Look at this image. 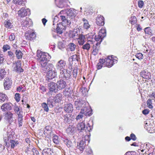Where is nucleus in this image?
<instances>
[{
	"mask_svg": "<svg viewBox=\"0 0 155 155\" xmlns=\"http://www.w3.org/2000/svg\"><path fill=\"white\" fill-rule=\"evenodd\" d=\"M59 21V17L58 16V14L55 16L54 20L53 21V25L55 24V23H57Z\"/></svg>",
	"mask_w": 155,
	"mask_h": 155,
	"instance_id": "58",
	"label": "nucleus"
},
{
	"mask_svg": "<svg viewBox=\"0 0 155 155\" xmlns=\"http://www.w3.org/2000/svg\"><path fill=\"white\" fill-rule=\"evenodd\" d=\"M13 3L17 5H22L24 2V0H13Z\"/></svg>",
	"mask_w": 155,
	"mask_h": 155,
	"instance_id": "50",
	"label": "nucleus"
},
{
	"mask_svg": "<svg viewBox=\"0 0 155 155\" xmlns=\"http://www.w3.org/2000/svg\"><path fill=\"white\" fill-rule=\"evenodd\" d=\"M56 83L54 82H51L48 84V88L51 92H57L58 91L57 87L56 86Z\"/></svg>",
	"mask_w": 155,
	"mask_h": 155,
	"instance_id": "17",
	"label": "nucleus"
},
{
	"mask_svg": "<svg viewBox=\"0 0 155 155\" xmlns=\"http://www.w3.org/2000/svg\"><path fill=\"white\" fill-rule=\"evenodd\" d=\"M12 104L10 103H6L4 104L1 107V109L3 111L10 110L12 109Z\"/></svg>",
	"mask_w": 155,
	"mask_h": 155,
	"instance_id": "23",
	"label": "nucleus"
},
{
	"mask_svg": "<svg viewBox=\"0 0 155 155\" xmlns=\"http://www.w3.org/2000/svg\"><path fill=\"white\" fill-rule=\"evenodd\" d=\"M136 57L138 59L141 60L143 58V54L141 53H137L136 55Z\"/></svg>",
	"mask_w": 155,
	"mask_h": 155,
	"instance_id": "55",
	"label": "nucleus"
},
{
	"mask_svg": "<svg viewBox=\"0 0 155 155\" xmlns=\"http://www.w3.org/2000/svg\"><path fill=\"white\" fill-rule=\"evenodd\" d=\"M15 36L14 33H12L9 36V39L11 41H13L15 40Z\"/></svg>",
	"mask_w": 155,
	"mask_h": 155,
	"instance_id": "61",
	"label": "nucleus"
},
{
	"mask_svg": "<svg viewBox=\"0 0 155 155\" xmlns=\"http://www.w3.org/2000/svg\"><path fill=\"white\" fill-rule=\"evenodd\" d=\"M94 39L97 41H100V42H101L102 41V40L104 38H103L102 36L101 35H100L99 34L97 36L95 35L94 36Z\"/></svg>",
	"mask_w": 155,
	"mask_h": 155,
	"instance_id": "51",
	"label": "nucleus"
},
{
	"mask_svg": "<svg viewBox=\"0 0 155 155\" xmlns=\"http://www.w3.org/2000/svg\"><path fill=\"white\" fill-rule=\"evenodd\" d=\"M45 69H42L44 73L47 72L46 75V80H51L57 76V71L54 68V66L52 64H49Z\"/></svg>",
	"mask_w": 155,
	"mask_h": 155,
	"instance_id": "4",
	"label": "nucleus"
},
{
	"mask_svg": "<svg viewBox=\"0 0 155 155\" xmlns=\"http://www.w3.org/2000/svg\"><path fill=\"white\" fill-rule=\"evenodd\" d=\"M81 113L85 116H90L92 114V110L89 107H86L85 106L81 108Z\"/></svg>",
	"mask_w": 155,
	"mask_h": 155,
	"instance_id": "12",
	"label": "nucleus"
},
{
	"mask_svg": "<svg viewBox=\"0 0 155 155\" xmlns=\"http://www.w3.org/2000/svg\"><path fill=\"white\" fill-rule=\"evenodd\" d=\"M85 123L83 122H81L78 124L77 125V128L78 130H80V132H82L83 130H84L85 128Z\"/></svg>",
	"mask_w": 155,
	"mask_h": 155,
	"instance_id": "32",
	"label": "nucleus"
},
{
	"mask_svg": "<svg viewBox=\"0 0 155 155\" xmlns=\"http://www.w3.org/2000/svg\"><path fill=\"white\" fill-rule=\"evenodd\" d=\"M16 56L18 59H21L22 57L23 53L20 50H16L15 52Z\"/></svg>",
	"mask_w": 155,
	"mask_h": 155,
	"instance_id": "41",
	"label": "nucleus"
},
{
	"mask_svg": "<svg viewBox=\"0 0 155 155\" xmlns=\"http://www.w3.org/2000/svg\"><path fill=\"white\" fill-rule=\"evenodd\" d=\"M75 128L72 126L70 125L66 130L68 134H71L74 133Z\"/></svg>",
	"mask_w": 155,
	"mask_h": 155,
	"instance_id": "33",
	"label": "nucleus"
},
{
	"mask_svg": "<svg viewBox=\"0 0 155 155\" xmlns=\"http://www.w3.org/2000/svg\"><path fill=\"white\" fill-rule=\"evenodd\" d=\"M7 133V134L4 136L3 140L4 142L5 143V146L8 147L9 146V144L8 145L7 142L9 141L10 139H13V137L15 134V132L13 130L10 128L8 129Z\"/></svg>",
	"mask_w": 155,
	"mask_h": 155,
	"instance_id": "5",
	"label": "nucleus"
},
{
	"mask_svg": "<svg viewBox=\"0 0 155 155\" xmlns=\"http://www.w3.org/2000/svg\"><path fill=\"white\" fill-rule=\"evenodd\" d=\"M146 154H149V155H155V149L152 148H150L147 151H146Z\"/></svg>",
	"mask_w": 155,
	"mask_h": 155,
	"instance_id": "45",
	"label": "nucleus"
},
{
	"mask_svg": "<svg viewBox=\"0 0 155 155\" xmlns=\"http://www.w3.org/2000/svg\"><path fill=\"white\" fill-rule=\"evenodd\" d=\"M8 100V97L4 94L0 92V102H3Z\"/></svg>",
	"mask_w": 155,
	"mask_h": 155,
	"instance_id": "34",
	"label": "nucleus"
},
{
	"mask_svg": "<svg viewBox=\"0 0 155 155\" xmlns=\"http://www.w3.org/2000/svg\"><path fill=\"white\" fill-rule=\"evenodd\" d=\"M81 35L80 30L78 29H76L73 32L72 36L73 38L75 39L78 38L80 35Z\"/></svg>",
	"mask_w": 155,
	"mask_h": 155,
	"instance_id": "27",
	"label": "nucleus"
},
{
	"mask_svg": "<svg viewBox=\"0 0 155 155\" xmlns=\"http://www.w3.org/2000/svg\"><path fill=\"white\" fill-rule=\"evenodd\" d=\"M117 62V60L114 58L113 55L108 56L104 59H100L99 62L97 65V69H100L103 67H111Z\"/></svg>",
	"mask_w": 155,
	"mask_h": 155,
	"instance_id": "3",
	"label": "nucleus"
},
{
	"mask_svg": "<svg viewBox=\"0 0 155 155\" xmlns=\"http://www.w3.org/2000/svg\"><path fill=\"white\" fill-rule=\"evenodd\" d=\"M8 58L11 60H12V61H13L15 57L14 54L11 51H8Z\"/></svg>",
	"mask_w": 155,
	"mask_h": 155,
	"instance_id": "40",
	"label": "nucleus"
},
{
	"mask_svg": "<svg viewBox=\"0 0 155 155\" xmlns=\"http://www.w3.org/2000/svg\"><path fill=\"white\" fill-rule=\"evenodd\" d=\"M137 21V19L135 16H132L130 19V22L132 25L135 24Z\"/></svg>",
	"mask_w": 155,
	"mask_h": 155,
	"instance_id": "49",
	"label": "nucleus"
},
{
	"mask_svg": "<svg viewBox=\"0 0 155 155\" xmlns=\"http://www.w3.org/2000/svg\"><path fill=\"white\" fill-rule=\"evenodd\" d=\"M25 35L26 39L31 41L34 40L36 37L35 32L32 30L27 31Z\"/></svg>",
	"mask_w": 155,
	"mask_h": 155,
	"instance_id": "8",
	"label": "nucleus"
},
{
	"mask_svg": "<svg viewBox=\"0 0 155 155\" xmlns=\"http://www.w3.org/2000/svg\"><path fill=\"white\" fill-rule=\"evenodd\" d=\"M80 91L82 93V94L84 96H86L87 93V89L85 87H82L80 89Z\"/></svg>",
	"mask_w": 155,
	"mask_h": 155,
	"instance_id": "48",
	"label": "nucleus"
},
{
	"mask_svg": "<svg viewBox=\"0 0 155 155\" xmlns=\"http://www.w3.org/2000/svg\"><path fill=\"white\" fill-rule=\"evenodd\" d=\"M5 81L4 83V87L5 89L8 90L10 88L12 84V81L10 79L6 78L5 80Z\"/></svg>",
	"mask_w": 155,
	"mask_h": 155,
	"instance_id": "22",
	"label": "nucleus"
},
{
	"mask_svg": "<svg viewBox=\"0 0 155 155\" xmlns=\"http://www.w3.org/2000/svg\"><path fill=\"white\" fill-rule=\"evenodd\" d=\"M68 0H55V3L57 7L62 8L66 5Z\"/></svg>",
	"mask_w": 155,
	"mask_h": 155,
	"instance_id": "19",
	"label": "nucleus"
},
{
	"mask_svg": "<svg viewBox=\"0 0 155 155\" xmlns=\"http://www.w3.org/2000/svg\"><path fill=\"white\" fill-rule=\"evenodd\" d=\"M72 92L73 91L70 90L69 89H65L63 91V94L65 96L69 97L71 95Z\"/></svg>",
	"mask_w": 155,
	"mask_h": 155,
	"instance_id": "39",
	"label": "nucleus"
},
{
	"mask_svg": "<svg viewBox=\"0 0 155 155\" xmlns=\"http://www.w3.org/2000/svg\"><path fill=\"white\" fill-rule=\"evenodd\" d=\"M83 116V114L80 112L79 114L77 116L75 119L77 120H78L82 118Z\"/></svg>",
	"mask_w": 155,
	"mask_h": 155,
	"instance_id": "64",
	"label": "nucleus"
},
{
	"mask_svg": "<svg viewBox=\"0 0 155 155\" xmlns=\"http://www.w3.org/2000/svg\"><path fill=\"white\" fill-rule=\"evenodd\" d=\"M42 107L44 108V110L48 112L49 110V108L47 104L45 103H43L41 104Z\"/></svg>",
	"mask_w": 155,
	"mask_h": 155,
	"instance_id": "52",
	"label": "nucleus"
},
{
	"mask_svg": "<svg viewBox=\"0 0 155 155\" xmlns=\"http://www.w3.org/2000/svg\"><path fill=\"white\" fill-rule=\"evenodd\" d=\"M21 24L22 29L24 30H26L32 25V23L31 19L28 18H26L25 20L21 22Z\"/></svg>",
	"mask_w": 155,
	"mask_h": 155,
	"instance_id": "7",
	"label": "nucleus"
},
{
	"mask_svg": "<svg viewBox=\"0 0 155 155\" xmlns=\"http://www.w3.org/2000/svg\"><path fill=\"white\" fill-rule=\"evenodd\" d=\"M85 102L82 99H77L74 102V106L78 110H79L85 106Z\"/></svg>",
	"mask_w": 155,
	"mask_h": 155,
	"instance_id": "11",
	"label": "nucleus"
},
{
	"mask_svg": "<svg viewBox=\"0 0 155 155\" xmlns=\"http://www.w3.org/2000/svg\"><path fill=\"white\" fill-rule=\"evenodd\" d=\"M14 110L15 113L17 114L18 115L19 112H21L20 111H19V108L17 106H15L14 108Z\"/></svg>",
	"mask_w": 155,
	"mask_h": 155,
	"instance_id": "62",
	"label": "nucleus"
},
{
	"mask_svg": "<svg viewBox=\"0 0 155 155\" xmlns=\"http://www.w3.org/2000/svg\"><path fill=\"white\" fill-rule=\"evenodd\" d=\"M71 76L70 71L66 69H64L60 71V77L61 78H65L68 80Z\"/></svg>",
	"mask_w": 155,
	"mask_h": 155,
	"instance_id": "10",
	"label": "nucleus"
},
{
	"mask_svg": "<svg viewBox=\"0 0 155 155\" xmlns=\"http://www.w3.org/2000/svg\"><path fill=\"white\" fill-rule=\"evenodd\" d=\"M86 145V143L83 141V140H82L79 143H78L77 148L80 151H83Z\"/></svg>",
	"mask_w": 155,
	"mask_h": 155,
	"instance_id": "26",
	"label": "nucleus"
},
{
	"mask_svg": "<svg viewBox=\"0 0 155 155\" xmlns=\"http://www.w3.org/2000/svg\"><path fill=\"white\" fill-rule=\"evenodd\" d=\"M64 109L65 111L67 113H71L73 110V106L71 104H68L65 106Z\"/></svg>",
	"mask_w": 155,
	"mask_h": 155,
	"instance_id": "25",
	"label": "nucleus"
},
{
	"mask_svg": "<svg viewBox=\"0 0 155 155\" xmlns=\"http://www.w3.org/2000/svg\"><path fill=\"white\" fill-rule=\"evenodd\" d=\"M94 35L92 34H90L88 35V36L87 37L88 41H92Z\"/></svg>",
	"mask_w": 155,
	"mask_h": 155,
	"instance_id": "59",
	"label": "nucleus"
},
{
	"mask_svg": "<svg viewBox=\"0 0 155 155\" xmlns=\"http://www.w3.org/2000/svg\"><path fill=\"white\" fill-rule=\"evenodd\" d=\"M82 21H84V28L86 30L90 28V25L89 24L88 21L84 18H83Z\"/></svg>",
	"mask_w": 155,
	"mask_h": 155,
	"instance_id": "37",
	"label": "nucleus"
},
{
	"mask_svg": "<svg viewBox=\"0 0 155 155\" xmlns=\"http://www.w3.org/2000/svg\"><path fill=\"white\" fill-rule=\"evenodd\" d=\"M21 61L18 60L13 64L12 67L14 70L18 73L20 74L24 71L21 67Z\"/></svg>",
	"mask_w": 155,
	"mask_h": 155,
	"instance_id": "6",
	"label": "nucleus"
},
{
	"mask_svg": "<svg viewBox=\"0 0 155 155\" xmlns=\"http://www.w3.org/2000/svg\"><path fill=\"white\" fill-rule=\"evenodd\" d=\"M18 14L19 17H24L30 14V10L28 8L25 9L24 8H22L18 11Z\"/></svg>",
	"mask_w": 155,
	"mask_h": 155,
	"instance_id": "9",
	"label": "nucleus"
},
{
	"mask_svg": "<svg viewBox=\"0 0 155 155\" xmlns=\"http://www.w3.org/2000/svg\"><path fill=\"white\" fill-rule=\"evenodd\" d=\"M144 5V3L143 1L139 0L138 2V5L140 8H142Z\"/></svg>",
	"mask_w": 155,
	"mask_h": 155,
	"instance_id": "57",
	"label": "nucleus"
},
{
	"mask_svg": "<svg viewBox=\"0 0 155 155\" xmlns=\"http://www.w3.org/2000/svg\"><path fill=\"white\" fill-rule=\"evenodd\" d=\"M82 46V48L84 50L88 51L90 48V45L89 44L86 43L84 45H81Z\"/></svg>",
	"mask_w": 155,
	"mask_h": 155,
	"instance_id": "47",
	"label": "nucleus"
},
{
	"mask_svg": "<svg viewBox=\"0 0 155 155\" xmlns=\"http://www.w3.org/2000/svg\"><path fill=\"white\" fill-rule=\"evenodd\" d=\"M66 26L65 25L61 24L60 23L59 24H57V27L56 29V32L58 34H61L63 33V30H65Z\"/></svg>",
	"mask_w": 155,
	"mask_h": 155,
	"instance_id": "20",
	"label": "nucleus"
},
{
	"mask_svg": "<svg viewBox=\"0 0 155 155\" xmlns=\"http://www.w3.org/2000/svg\"><path fill=\"white\" fill-rule=\"evenodd\" d=\"M77 39H78V43L80 45H83L85 42V36L82 34L80 35Z\"/></svg>",
	"mask_w": 155,
	"mask_h": 155,
	"instance_id": "29",
	"label": "nucleus"
},
{
	"mask_svg": "<svg viewBox=\"0 0 155 155\" xmlns=\"http://www.w3.org/2000/svg\"><path fill=\"white\" fill-rule=\"evenodd\" d=\"M66 65V62L65 61L61 60L58 62L55 65L57 70H59L60 71L64 69Z\"/></svg>",
	"mask_w": 155,
	"mask_h": 155,
	"instance_id": "16",
	"label": "nucleus"
},
{
	"mask_svg": "<svg viewBox=\"0 0 155 155\" xmlns=\"http://www.w3.org/2000/svg\"><path fill=\"white\" fill-rule=\"evenodd\" d=\"M68 46V49L71 51H74L76 47L74 44L72 43H70Z\"/></svg>",
	"mask_w": 155,
	"mask_h": 155,
	"instance_id": "42",
	"label": "nucleus"
},
{
	"mask_svg": "<svg viewBox=\"0 0 155 155\" xmlns=\"http://www.w3.org/2000/svg\"><path fill=\"white\" fill-rule=\"evenodd\" d=\"M52 140L54 143L56 144H58L60 142V140L58 136L55 134H53L52 137Z\"/></svg>",
	"mask_w": 155,
	"mask_h": 155,
	"instance_id": "36",
	"label": "nucleus"
},
{
	"mask_svg": "<svg viewBox=\"0 0 155 155\" xmlns=\"http://www.w3.org/2000/svg\"><path fill=\"white\" fill-rule=\"evenodd\" d=\"M18 126L20 127L22 126L23 124V118L22 112H19L18 117Z\"/></svg>",
	"mask_w": 155,
	"mask_h": 155,
	"instance_id": "30",
	"label": "nucleus"
},
{
	"mask_svg": "<svg viewBox=\"0 0 155 155\" xmlns=\"http://www.w3.org/2000/svg\"><path fill=\"white\" fill-rule=\"evenodd\" d=\"M15 99L17 102H18L20 100V94L18 93H16L15 95Z\"/></svg>",
	"mask_w": 155,
	"mask_h": 155,
	"instance_id": "60",
	"label": "nucleus"
},
{
	"mask_svg": "<svg viewBox=\"0 0 155 155\" xmlns=\"http://www.w3.org/2000/svg\"><path fill=\"white\" fill-rule=\"evenodd\" d=\"M37 59L40 63L41 65V69H45L49 64L48 61L51 58V57L49 54L46 52H43L41 51L40 50H38L37 51Z\"/></svg>",
	"mask_w": 155,
	"mask_h": 155,
	"instance_id": "2",
	"label": "nucleus"
},
{
	"mask_svg": "<svg viewBox=\"0 0 155 155\" xmlns=\"http://www.w3.org/2000/svg\"><path fill=\"white\" fill-rule=\"evenodd\" d=\"M99 34L100 35L104 38L106 35V31L105 29H101L99 32Z\"/></svg>",
	"mask_w": 155,
	"mask_h": 155,
	"instance_id": "43",
	"label": "nucleus"
},
{
	"mask_svg": "<svg viewBox=\"0 0 155 155\" xmlns=\"http://www.w3.org/2000/svg\"><path fill=\"white\" fill-rule=\"evenodd\" d=\"M141 147L143 148V149L140 150L141 152H143L145 151V153H146V151H147L148 150H150V148H152L150 147V144H142L141 145Z\"/></svg>",
	"mask_w": 155,
	"mask_h": 155,
	"instance_id": "31",
	"label": "nucleus"
},
{
	"mask_svg": "<svg viewBox=\"0 0 155 155\" xmlns=\"http://www.w3.org/2000/svg\"><path fill=\"white\" fill-rule=\"evenodd\" d=\"M140 76L143 78L147 80L151 79V74L147 70H144L142 71L140 73Z\"/></svg>",
	"mask_w": 155,
	"mask_h": 155,
	"instance_id": "18",
	"label": "nucleus"
},
{
	"mask_svg": "<svg viewBox=\"0 0 155 155\" xmlns=\"http://www.w3.org/2000/svg\"><path fill=\"white\" fill-rule=\"evenodd\" d=\"M53 152L51 148H46L43 150L42 154V155H52Z\"/></svg>",
	"mask_w": 155,
	"mask_h": 155,
	"instance_id": "28",
	"label": "nucleus"
},
{
	"mask_svg": "<svg viewBox=\"0 0 155 155\" xmlns=\"http://www.w3.org/2000/svg\"><path fill=\"white\" fill-rule=\"evenodd\" d=\"M83 141L86 143V141H87V143H89L90 142V136L89 135H85L84 138H83Z\"/></svg>",
	"mask_w": 155,
	"mask_h": 155,
	"instance_id": "54",
	"label": "nucleus"
},
{
	"mask_svg": "<svg viewBox=\"0 0 155 155\" xmlns=\"http://www.w3.org/2000/svg\"><path fill=\"white\" fill-rule=\"evenodd\" d=\"M144 31L146 34H147L150 35H152L153 34L152 33V30L150 27H147L145 28Z\"/></svg>",
	"mask_w": 155,
	"mask_h": 155,
	"instance_id": "44",
	"label": "nucleus"
},
{
	"mask_svg": "<svg viewBox=\"0 0 155 155\" xmlns=\"http://www.w3.org/2000/svg\"><path fill=\"white\" fill-rule=\"evenodd\" d=\"M58 47L60 49L64 48L65 47V44L62 42H59L58 43Z\"/></svg>",
	"mask_w": 155,
	"mask_h": 155,
	"instance_id": "53",
	"label": "nucleus"
},
{
	"mask_svg": "<svg viewBox=\"0 0 155 155\" xmlns=\"http://www.w3.org/2000/svg\"><path fill=\"white\" fill-rule=\"evenodd\" d=\"M7 144L8 145L9 144V146L8 147H9L10 145L11 147L12 148H14L19 144V142L16 140L10 139L9 141L7 142Z\"/></svg>",
	"mask_w": 155,
	"mask_h": 155,
	"instance_id": "24",
	"label": "nucleus"
},
{
	"mask_svg": "<svg viewBox=\"0 0 155 155\" xmlns=\"http://www.w3.org/2000/svg\"><path fill=\"white\" fill-rule=\"evenodd\" d=\"M5 26L7 28L11 29L13 25L9 20H5L4 23Z\"/></svg>",
	"mask_w": 155,
	"mask_h": 155,
	"instance_id": "38",
	"label": "nucleus"
},
{
	"mask_svg": "<svg viewBox=\"0 0 155 155\" xmlns=\"http://www.w3.org/2000/svg\"><path fill=\"white\" fill-rule=\"evenodd\" d=\"M2 49H3V51L5 52L8 50H9L10 49V47L8 45H4L3 46Z\"/></svg>",
	"mask_w": 155,
	"mask_h": 155,
	"instance_id": "56",
	"label": "nucleus"
},
{
	"mask_svg": "<svg viewBox=\"0 0 155 155\" xmlns=\"http://www.w3.org/2000/svg\"><path fill=\"white\" fill-rule=\"evenodd\" d=\"M66 14L62 15L63 11H61L58 14L59 17V21L62 22L60 23L64 25L67 26L69 25L71 22V20L74 19L75 16V14L74 13V9L71 8L70 9L66 10Z\"/></svg>",
	"mask_w": 155,
	"mask_h": 155,
	"instance_id": "1",
	"label": "nucleus"
},
{
	"mask_svg": "<svg viewBox=\"0 0 155 155\" xmlns=\"http://www.w3.org/2000/svg\"><path fill=\"white\" fill-rule=\"evenodd\" d=\"M104 18L103 16L99 15L96 19V23L99 26H102L104 24Z\"/></svg>",
	"mask_w": 155,
	"mask_h": 155,
	"instance_id": "21",
	"label": "nucleus"
},
{
	"mask_svg": "<svg viewBox=\"0 0 155 155\" xmlns=\"http://www.w3.org/2000/svg\"><path fill=\"white\" fill-rule=\"evenodd\" d=\"M13 114L11 112H6L4 114V119L7 121L10 124L13 122Z\"/></svg>",
	"mask_w": 155,
	"mask_h": 155,
	"instance_id": "15",
	"label": "nucleus"
},
{
	"mask_svg": "<svg viewBox=\"0 0 155 155\" xmlns=\"http://www.w3.org/2000/svg\"><path fill=\"white\" fill-rule=\"evenodd\" d=\"M57 88L59 90L64 89L67 86L66 82L64 80L60 79L58 80L56 83Z\"/></svg>",
	"mask_w": 155,
	"mask_h": 155,
	"instance_id": "14",
	"label": "nucleus"
},
{
	"mask_svg": "<svg viewBox=\"0 0 155 155\" xmlns=\"http://www.w3.org/2000/svg\"><path fill=\"white\" fill-rule=\"evenodd\" d=\"M33 155H40L39 152L36 149L33 148L32 150Z\"/></svg>",
	"mask_w": 155,
	"mask_h": 155,
	"instance_id": "63",
	"label": "nucleus"
},
{
	"mask_svg": "<svg viewBox=\"0 0 155 155\" xmlns=\"http://www.w3.org/2000/svg\"><path fill=\"white\" fill-rule=\"evenodd\" d=\"M74 116L71 114H66L63 117V119L65 123L70 124L74 119Z\"/></svg>",
	"mask_w": 155,
	"mask_h": 155,
	"instance_id": "13",
	"label": "nucleus"
},
{
	"mask_svg": "<svg viewBox=\"0 0 155 155\" xmlns=\"http://www.w3.org/2000/svg\"><path fill=\"white\" fill-rule=\"evenodd\" d=\"M6 72L4 69H2L0 70V80H2L5 77Z\"/></svg>",
	"mask_w": 155,
	"mask_h": 155,
	"instance_id": "46",
	"label": "nucleus"
},
{
	"mask_svg": "<svg viewBox=\"0 0 155 155\" xmlns=\"http://www.w3.org/2000/svg\"><path fill=\"white\" fill-rule=\"evenodd\" d=\"M62 140L63 143H64L68 147L71 146L72 143L71 141L70 140L67 138H63Z\"/></svg>",
	"mask_w": 155,
	"mask_h": 155,
	"instance_id": "35",
	"label": "nucleus"
}]
</instances>
